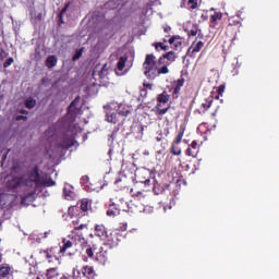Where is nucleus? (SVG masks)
Returning a JSON list of instances; mask_svg holds the SVG:
<instances>
[{"label": "nucleus", "mask_w": 279, "mask_h": 279, "mask_svg": "<svg viewBox=\"0 0 279 279\" xmlns=\"http://www.w3.org/2000/svg\"><path fill=\"white\" fill-rule=\"evenodd\" d=\"M186 156H192L193 158H195V156H197V151H193V148L189 147L186 149Z\"/></svg>", "instance_id": "473e14b6"}, {"label": "nucleus", "mask_w": 279, "mask_h": 279, "mask_svg": "<svg viewBox=\"0 0 279 279\" xmlns=\"http://www.w3.org/2000/svg\"><path fill=\"white\" fill-rule=\"evenodd\" d=\"M177 38H180V36H178V37H171L170 39H169V44L170 45H173V43H175V39Z\"/></svg>", "instance_id": "79ce46f5"}, {"label": "nucleus", "mask_w": 279, "mask_h": 279, "mask_svg": "<svg viewBox=\"0 0 279 279\" xmlns=\"http://www.w3.org/2000/svg\"><path fill=\"white\" fill-rule=\"evenodd\" d=\"M163 210L167 211V207H163Z\"/></svg>", "instance_id": "4d7b16f0"}, {"label": "nucleus", "mask_w": 279, "mask_h": 279, "mask_svg": "<svg viewBox=\"0 0 279 279\" xmlns=\"http://www.w3.org/2000/svg\"><path fill=\"white\" fill-rule=\"evenodd\" d=\"M74 145H75V140L65 137L60 144V147H62V149H70V147H73Z\"/></svg>", "instance_id": "6e6552de"}, {"label": "nucleus", "mask_w": 279, "mask_h": 279, "mask_svg": "<svg viewBox=\"0 0 279 279\" xmlns=\"http://www.w3.org/2000/svg\"><path fill=\"white\" fill-rule=\"evenodd\" d=\"M210 104H213V101L203 102L202 106H203V108H205V110H208V108H210Z\"/></svg>", "instance_id": "58836bf2"}, {"label": "nucleus", "mask_w": 279, "mask_h": 279, "mask_svg": "<svg viewBox=\"0 0 279 279\" xmlns=\"http://www.w3.org/2000/svg\"><path fill=\"white\" fill-rule=\"evenodd\" d=\"M182 84V86L184 85L183 83H182V81H178V86H180Z\"/></svg>", "instance_id": "864d4df0"}, {"label": "nucleus", "mask_w": 279, "mask_h": 279, "mask_svg": "<svg viewBox=\"0 0 279 279\" xmlns=\"http://www.w3.org/2000/svg\"><path fill=\"white\" fill-rule=\"evenodd\" d=\"M86 228V225H81L78 227H75L74 230H84Z\"/></svg>", "instance_id": "37998d69"}, {"label": "nucleus", "mask_w": 279, "mask_h": 279, "mask_svg": "<svg viewBox=\"0 0 279 279\" xmlns=\"http://www.w3.org/2000/svg\"><path fill=\"white\" fill-rule=\"evenodd\" d=\"M106 121L108 123H117V121H119V118L117 117L116 112L107 111Z\"/></svg>", "instance_id": "ddd939ff"}, {"label": "nucleus", "mask_w": 279, "mask_h": 279, "mask_svg": "<svg viewBox=\"0 0 279 279\" xmlns=\"http://www.w3.org/2000/svg\"><path fill=\"white\" fill-rule=\"evenodd\" d=\"M203 48H204V41H198L196 44H192V46L189 49V51H191V49H192V54L193 53H199Z\"/></svg>", "instance_id": "9d476101"}, {"label": "nucleus", "mask_w": 279, "mask_h": 279, "mask_svg": "<svg viewBox=\"0 0 279 279\" xmlns=\"http://www.w3.org/2000/svg\"><path fill=\"white\" fill-rule=\"evenodd\" d=\"M70 247H73V242H71L70 240L64 239L63 240V245L60 248V253L64 254V252H66Z\"/></svg>", "instance_id": "f3484780"}, {"label": "nucleus", "mask_w": 279, "mask_h": 279, "mask_svg": "<svg viewBox=\"0 0 279 279\" xmlns=\"http://www.w3.org/2000/svg\"><path fill=\"white\" fill-rule=\"evenodd\" d=\"M69 114H82V98L77 96L68 108Z\"/></svg>", "instance_id": "20e7f679"}, {"label": "nucleus", "mask_w": 279, "mask_h": 279, "mask_svg": "<svg viewBox=\"0 0 279 279\" xmlns=\"http://www.w3.org/2000/svg\"><path fill=\"white\" fill-rule=\"evenodd\" d=\"M191 147H192V149H197V142H192Z\"/></svg>", "instance_id": "de8ad7c7"}, {"label": "nucleus", "mask_w": 279, "mask_h": 279, "mask_svg": "<svg viewBox=\"0 0 279 279\" xmlns=\"http://www.w3.org/2000/svg\"><path fill=\"white\" fill-rule=\"evenodd\" d=\"M162 141V137H157V142L160 143Z\"/></svg>", "instance_id": "5fc2aeb1"}, {"label": "nucleus", "mask_w": 279, "mask_h": 279, "mask_svg": "<svg viewBox=\"0 0 279 279\" xmlns=\"http://www.w3.org/2000/svg\"><path fill=\"white\" fill-rule=\"evenodd\" d=\"M13 62H14V59H13V58L7 59V60L4 61V63H3L4 69H8L9 66H12Z\"/></svg>", "instance_id": "7c9ffc66"}, {"label": "nucleus", "mask_w": 279, "mask_h": 279, "mask_svg": "<svg viewBox=\"0 0 279 279\" xmlns=\"http://www.w3.org/2000/svg\"><path fill=\"white\" fill-rule=\"evenodd\" d=\"M58 64V58L56 56H49L46 60V66L48 69H53Z\"/></svg>", "instance_id": "f8f14e48"}, {"label": "nucleus", "mask_w": 279, "mask_h": 279, "mask_svg": "<svg viewBox=\"0 0 279 279\" xmlns=\"http://www.w3.org/2000/svg\"><path fill=\"white\" fill-rule=\"evenodd\" d=\"M144 184H145L146 186H149V185L151 184V180H149V179L145 180V181H144Z\"/></svg>", "instance_id": "09e8293b"}, {"label": "nucleus", "mask_w": 279, "mask_h": 279, "mask_svg": "<svg viewBox=\"0 0 279 279\" xmlns=\"http://www.w3.org/2000/svg\"><path fill=\"white\" fill-rule=\"evenodd\" d=\"M226 90V85H220L218 88V94L223 95V92Z\"/></svg>", "instance_id": "4c0bfd02"}, {"label": "nucleus", "mask_w": 279, "mask_h": 279, "mask_svg": "<svg viewBox=\"0 0 279 279\" xmlns=\"http://www.w3.org/2000/svg\"><path fill=\"white\" fill-rule=\"evenodd\" d=\"M171 154H173V156H180V154H182V149L173 144L171 147Z\"/></svg>", "instance_id": "5701e85b"}, {"label": "nucleus", "mask_w": 279, "mask_h": 279, "mask_svg": "<svg viewBox=\"0 0 279 279\" xmlns=\"http://www.w3.org/2000/svg\"><path fill=\"white\" fill-rule=\"evenodd\" d=\"M106 8H111V10H114L117 5H114V0H110L106 3Z\"/></svg>", "instance_id": "72a5a7b5"}, {"label": "nucleus", "mask_w": 279, "mask_h": 279, "mask_svg": "<svg viewBox=\"0 0 279 279\" xmlns=\"http://www.w3.org/2000/svg\"><path fill=\"white\" fill-rule=\"evenodd\" d=\"M189 4L191 5L192 10H195V8H197V2H195V0H189Z\"/></svg>", "instance_id": "e433bc0d"}, {"label": "nucleus", "mask_w": 279, "mask_h": 279, "mask_svg": "<svg viewBox=\"0 0 279 279\" xmlns=\"http://www.w3.org/2000/svg\"><path fill=\"white\" fill-rule=\"evenodd\" d=\"M13 184L14 189H16V186H26L22 195L21 204L23 206H29V204L36 199V189L40 186V174H38V171L33 170L27 174L15 178Z\"/></svg>", "instance_id": "f257e3e1"}, {"label": "nucleus", "mask_w": 279, "mask_h": 279, "mask_svg": "<svg viewBox=\"0 0 279 279\" xmlns=\"http://www.w3.org/2000/svg\"><path fill=\"white\" fill-rule=\"evenodd\" d=\"M141 95H142V97H143V96L145 97V96L147 95V89H142V90H141Z\"/></svg>", "instance_id": "8fccbe9b"}, {"label": "nucleus", "mask_w": 279, "mask_h": 279, "mask_svg": "<svg viewBox=\"0 0 279 279\" xmlns=\"http://www.w3.org/2000/svg\"><path fill=\"white\" fill-rule=\"evenodd\" d=\"M45 239H47V232L45 233Z\"/></svg>", "instance_id": "13d9d810"}, {"label": "nucleus", "mask_w": 279, "mask_h": 279, "mask_svg": "<svg viewBox=\"0 0 279 279\" xmlns=\"http://www.w3.org/2000/svg\"><path fill=\"white\" fill-rule=\"evenodd\" d=\"M156 109H157V113L159 114H167L169 110V108H160V105H157Z\"/></svg>", "instance_id": "c756f323"}, {"label": "nucleus", "mask_w": 279, "mask_h": 279, "mask_svg": "<svg viewBox=\"0 0 279 279\" xmlns=\"http://www.w3.org/2000/svg\"><path fill=\"white\" fill-rule=\"evenodd\" d=\"M151 87H153L151 84H146V83H144V88H148L149 90H151Z\"/></svg>", "instance_id": "49530a36"}, {"label": "nucleus", "mask_w": 279, "mask_h": 279, "mask_svg": "<svg viewBox=\"0 0 279 279\" xmlns=\"http://www.w3.org/2000/svg\"><path fill=\"white\" fill-rule=\"evenodd\" d=\"M120 214L119 208H117V205L111 204L107 210V217H117V215Z\"/></svg>", "instance_id": "9b49d317"}, {"label": "nucleus", "mask_w": 279, "mask_h": 279, "mask_svg": "<svg viewBox=\"0 0 279 279\" xmlns=\"http://www.w3.org/2000/svg\"><path fill=\"white\" fill-rule=\"evenodd\" d=\"M190 36H197V38H204V35L202 34V29L197 26V24H194L192 28L189 32Z\"/></svg>", "instance_id": "1a4fd4ad"}, {"label": "nucleus", "mask_w": 279, "mask_h": 279, "mask_svg": "<svg viewBox=\"0 0 279 279\" xmlns=\"http://www.w3.org/2000/svg\"><path fill=\"white\" fill-rule=\"evenodd\" d=\"M105 108H110V110H112V108H118L117 112L120 117H128V114L132 112V106L125 104L117 105V102H111L110 105L105 106Z\"/></svg>", "instance_id": "7ed1b4c3"}, {"label": "nucleus", "mask_w": 279, "mask_h": 279, "mask_svg": "<svg viewBox=\"0 0 279 279\" xmlns=\"http://www.w3.org/2000/svg\"><path fill=\"white\" fill-rule=\"evenodd\" d=\"M82 274L83 276H85V278H93V274H95V270L90 266H85L82 269Z\"/></svg>", "instance_id": "2eb2a0df"}, {"label": "nucleus", "mask_w": 279, "mask_h": 279, "mask_svg": "<svg viewBox=\"0 0 279 279\" xmlns=\"http://www.w3.org/2000/svg\"><path fill=\"white\" fill-rule=\"evenodd\" d=\"M222 14L220 12H216L211 15L210 21L211 23H216V21H221Z\"/></svg>", "instance_id": "393cba45"}, {"label": "nucleus", "mask_w": 279, "mask_h": 279, "mask_svg": "<svg viewBox=\"0 0 279 279\" xmlns=\"http://www.w3.org/2000/svg\"><path fill=\"white\" fill-rule=\"evenodd\" d=\"M182 88V84L181 85H177L173 89V97H178V95H180V89Z\"/></svg>", "instance_id": "2f4dec72"}, {"label": "nucleus", "mask_w": 279, "mask_h": 279, "mask_svg": "<svg viewBox=\"0 0 279 279\" xmlns=\"http://www.w3.org/2000/svg\"><path fill=\"white\" fill-rule=\"evenodd\" d=\"M96 235L99 236V239H104L108 236V231H106V227L104 225H97L95 227Z\"/></svg>", "instance_id": "423d86ee"}, {"label": "nucleus", "mask_w": 279, "mask_h": 279, "mask_svg": "<svg viewBox=\"0 0 279 279\" xmlns=\"http://www.w3.org/2000/svg\"><path fill=\"white\" fill-rule=\"evenodd\" d=\"M163 32H165L166 34H169V32H171V26H166V27L163 28Z\"/></svg>", "instance_id": "c03bdc74"}, {"label": "nucleus", "mask_w": 279, "mask_h": 279, "mask_svg": "<svg viewBox=\"0 0 279 279\" xmlns=\"http://www.w3.org/2000/svg\"><path fill=\"white\" fill-rule=\"evenodd\" d=\"M82 53H84V48H81L76 51V53L73 57V60H80L82 58Z\"/></svg>", "instance_id": "c85d7f7f"}, {"label": "nucleus", "mask_w": 279, "mask_h": 279, "mask_svg": "<svg viewBox=\"0 0 279 279\" xmlns=\"http://www.w3.org/2000/svg\"><path fill=\"white\" fill-rule=\"evenodd\" d=\"M59 279H69V277H66L65 275H61Z\"/></svg>", "instance_id": "3c124183"}, {"label": "nucleus", "mask_w": 279, "mask_h": 279, "mask_svg": "<svg viewBox=\"0 0 279 279\" xmlns=\"http://www.w3.org/2000/svg\"><path fill=\"white\" fill-rule=\"evenodd\" d=\"M47 258H51V256L49 254H47Z\"/></svg>", "instance_id": "6e6d98bb"}, {"label": "nucleus", "mask_w": 279, "mask_h": 279, "mask_svg": "<svg viewBox=\"0 0 279 279\" xmlns=\"http://www.w3.org/2000/svg\"><path fill=\"white\" fill-rule=\"evenodd\" d=\"M63 195L65 199H75V192H73V185H65L63 189Z\"/></svg>", "instance_id": "39448f33"}, {"label": "nucleus", "mask_w": 279, "mask_h": 279, "mask_svg": "<svg viewBox=\"0 0 279 279\" xmlns=\"http://www.w3.org/2000/svg\"><path fill=\"white\" fill-rule=\"evenodd\" d=\"M156 49H162L163 51H167V46H165L162 43H158L155 46Z\"/></svg>", "instance_id": "f704fd0d"}, {"label": "nucleus", "mask_w": 279, "mask_h": 279, "mask_svg": "<svg viewBox=\"0 0 279 279\" xmlns=\"http://www.w3.org/2000/svg\"><path fill=\"white\" fill-rule=\"evenodd\" d=\"M88 182H89L88 175H84L81 178V184L84 186V189L88 186Z\"/></svg>", "instance_id": "cd10ccee"}, {"label": "nucleus", "mask_w": 279, "mask_h": 279, "mask_svg": "<svg viewBox=\"0 0 279 279\" xmlns=\"http://www.w3.org/2000/svg\"><path fill=\"white\" fill-rule=\"evenodd\" d=\"M46 278L47 279H60V272L58 271V268H49V269H47Z\"/></svg>", "instance_id": "0eeeda50"}, {"label": "nucleus", "mask_w": 279, "mask_h": 279, "mask_svg": "<svg viewBox=\"0 0 279 279\" xmlns=\"http://www.w3.org/2000/svg\"><path fill=\"white\" fill-rule=\"evenodd\" d=\"M25 121V120H27V117H25V116H20V117H17V121Z\"/></svg>", "instance_id": "a18cd8bd"}, {"label": "nucleus", "mask_w": 279, "mask_h": 279, "mask_svg": "<svg viewBox=\"0 0 279 279\" xmlns=\"http://www.w3.org/2000/svg\"><path fill=\"white\" fill-rule=\"evenodd\" d=\"M169 60L170 62L175 61V52L174 51H169L167 52L163 57L159 58V62H162V60Z\"/></svg>", "instance_id": "dca6fc26"}, {"label": "nucleus", "mask_w": 279, "mask_h": 279, "mask_svg": "<svg viewBox=\"0 0 279 279\" xmlns=\"http://www.w3.org/2000/svg\"><path fill=\"white\" fill-rule=\"evenodd\" d=\"M10 271H12V268L8 265H3L0 267V278H8L10 276Z\"/></svg>", "instance_id": "4468645a"}, {"label": "nucleus", "mask_w": 279, "mask_h": 279, "mask_svg": "<svg viewBox=\"0 0 279 279\" xmlns=\"http://www.w3.org/2000/svg\"><path fill=\"white\" fill-rule=\"evenodd\" d=\"M66 10H69V4H66V5L62 9V11H61V13H60V15H59L60 19H62V14H64V13L66 12Z\"/></svg>", "instance_id": "ea45409f"}, {"label": "nucleus", "mask_w": 279, "mask_h": 279, "mask_svg": "<svg viewBox=\"0 0 279 279\" xmlns=\"http://www.w3.org/2000/svg\"><path fill=\"white\" fill-rule=\"evenodd\" d=\"M21 114H27V111L26 110H22Z\"/></svg>", "instance_id": "603ef678"}, {"label": "nucleus", "mask_w": 279, "mask_h": 279, "mask_svg": "<svg viewBox=\"0 0 279 279\" xmlns=\"http://www.w3.org/2000/svg\"><path fill=\"white\" fill-rule=\"evenodd\" d=\"M99 77L104 80L105 77H108V65L105 64L102 69L99 72Z\"/></svg>", "instance_id": "aec40b11"}, {"label": "nucleus", "mask_w": 279, "mask_h": 279, "mask_svg": "<svg viewBox=\"0 0 279 279\" xmlns=\"http://www.w3.org/2000/svg\"><path fill=\"white\" fill-rule=\"evenodd\" d=\"M169 73V68L163 65L160 70L157 69V75H167Z\"/></svg>", "instance_id": "a878e982"}, {"label": "nucleus", "mask_w": 279, "mask_h": 279, "mask_svg": "<svg viewBox=\"0 0 279 279\" xmlns=\"http://www.w3.org/2000/svg\"><path fill=\"white\" fill-rule=\"evenodd\" d=\"M86 254L89 258H93V248H87Z\"/></svg>", "instance_id": "a19ab883"}, {"label": "nucleus", "mask_w": 279, "mask_h": 279, "mask_svg": "<svg viewBox=\"0 0 279 279\" xmlns=\"http://www.w3.org/2000/svg\"><path fill=\"white\" fill-rule=\"evenodd\" d=\"M158 101L159 104H167L169 101V95H167L166 93L160 94L158 96Z\"/></svg>", "instance_id": "412c9836"}, {"label": "nucleus", "mask_w": 279, "mask_h": 279, "mask_svg": "<svg viewBox=\"0 0 279 279\" xmlns=\"http://www.w3.org/2000/svg\"><path fill=\"white\" fill-rule=\"evenodd\" d=\"M144 75L148 80H156L158 77V66H156V57L154 54H147L143 63Z\"/></svg>", "instance_id": "f03ea898"}, {"label": "nucleus", "mask_w": 279, "mask_h": 279, "mask_svg": "<svg viewBox=\"0 0 279 279\" xmlns=\"http://www.w3.org/2000/svg\"><path fill=\"white\" fill-rule=\"evenodd\" d=\"M44 186H56V181H53V179H51L50 177L46 178L44 180Z\"/></svg>", "instance_id": "b1692460"}, {"label": "nucleus", "mask_w": 279, "mask_h": 279, "mask_svg": "<svg viewBox=\"0 0 279 279\" xmlns=\"http://www.w3.org/2000/svg\"><path fill=\"white\" fill-rule=\"evenodd\" d=\"M8 58V52L5 50H0V60H5Z\"/></svg>", "instance_id": "c9c22d12"}, {"label": "nucleus", "mask_w": 279, "mask_h": 279, "mask_svg": "<svg viewBox=\"0 0 279 279\" xmlns=\"http://www.w3.org/2000/svg\"><path fill=\"white\" fill-rule=\"evenodd\" d=\"M88 206H89V204H88L87 199L81 201L80 208H81V210H83V213H86V210H88Z\"/></svg>", "instance_id": "4be33fe9"}, {"label": "nucleus", "mask_w": 279, "mask_h": 279, "mask_svg": "<svg viewBox=\"0 0 279 279\" xmlns=\"http://www.w3.org/2000/svg\"><path fill=\"white\" fill-rule=\"evenodd\" d=\"M184 137V131H181L178 135H177V137H175V140H174V143L177 144V145H180V143H182V138Z\"/></svg>", "instance_id": "bb28decb"}, {"label": "nucleus", "mask_w": 279, "mask_h": 279, "mask_svg": "<svg viewBox=\"0 0 279 279\" xmlns=\"http://www.w3.org/2000/svg\"><path fill=\"white\" fill-rule=\"evenodd\" d=\"M128 61V59L125 58H120L118 61V71H123V69H125V62Z\"/></svg>", "instance_id": "6ab92c4d"}, {"label": "nucleus", "mask_w": 279, "mask_h": 279, "mask_svg": "<svg viewBox=\"0 0 279 279\" xmlns=\"http://www.w3.org/2000/svg\"><path fill=\"white\" fill-rule=\"evenodd\" d=\"M25 107L28 108V110H32V108L36 107V99L28 97L25 100Z\"/></svg>", "instance_id": "a211bd4d"}]
</instances>
